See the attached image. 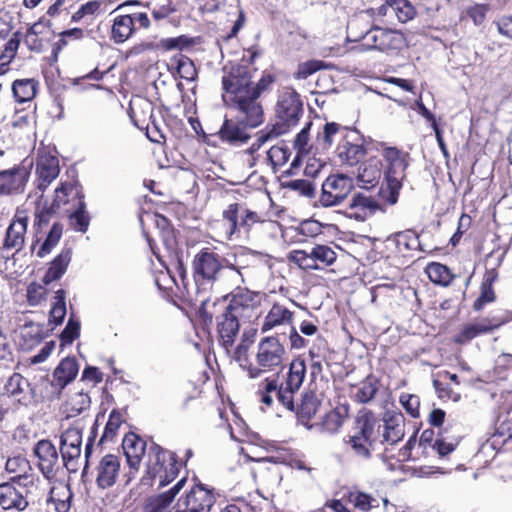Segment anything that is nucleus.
<instances>
[{
	"label": "nucleus",
	"mask_w": 512,
	"mask_h": 512,
	"mask_svg": "<svg viewBox=\"0 0 512 512\" xmlns=\"http://www.w3.org/2000/svg\"><path fill=\"white\" fill-rule=\"evenodd\" d=\"M373 146V152L359 164L357 179L363 188L370 189L376 187L383 177L378 191L379 200L385 206H394L407 178L409 153L386 142H375Z\"/></svg>",
	"instance_id": "obj_1"
},
{
	"label": "nucleus",
	"mask_w": 512,
	"mask_h": 512,
	"mask_svg": "<svg viewBox=\"0 0 512 512\" xmlns=\"http://www.w3.org/2000/svg\"><path fill=\"white\" fill-rule=\"evenodd\" d=\"M383 425L377 415L366 407L359 409L354 417L353 434L345 443L358 457L369 459L372 453L382 448L390 457L387 446L402 441L405 434V418L400 411H387L383 415Z\"/></svg>",
	"instance_id": "obj_2"
},
{
	"label": "nucleus",
	"mask_w": 512,
	"mask_h": 512,
	"mask_svg": "<svg viewBox=\"0 0 512 512\" xmlns=\"http://www.w3.org/2000/svg\"><path fill=\"white\" fill-rule=\"evenodd\" d=\"M367 141L355 128L337 122H326L316 137L317 149L328 151L335 146V157L341 166L355 167L368 153L373 152V143Z\"/></svg>",
	"instance_id": "obj_3"
},
{
	"label": "nucleus",
	"mask_w": 512,
	"mask_h": 512,
	"mask_svg": "<svg viewBox=\"0 0 512 512\" xmlns=\"http://www.w3.org/2000/svg\"><path fill=\"white\" fill-rule=\"evenodd\" d=\"M306 373V361L298 355L291 360L285 373L278 372L263 379L256 391L262 410L273 408V396H275L283 408L294 411L295 397L304 382Z\"/></svg>",
	"instance_id": "obj_4"
},
{
	"label": "nucleus",
	"mask_w": 512,
	"mask_h": 512,
	"mask_svg": "<svg viewBox=\"0 0 512 512\" xmlns=\"http://www.w3.org/2000/svg\"><path fill=\"white\" fill-rule=\"evenodd\" d=\"M223 102L234 112V118L249 128H256L264 122V109L259 98L250 94L245 88L246 78L237 74V79L231 81L222 76Z\"/></svg>",
	"instance_id": "obj_5"
},
{
	"label": "nucleus",
	"mask_w": 512,
	"mask_h": 512,
	"mask_svg": "<svg viewBox=\"0 0 512 512\" xmlns=\"http://www.w3.org/2000/svg\"><path fill=\"white\" fill-rule=\"evenodd\" d=\"M238 354L239 366L247 372L249 378L256 379L264 373L282 368L287 352L278 337L266 336L257 344L255 363L245 356L244 346L239 348Z\"/></svg>",
	"instance_id": "obj_6"
},
{
	"label": "nucleus",
	"mask_w": 512,
	"mask_h": 512,
	"mask_svg": "<svg viewBox=\"0 0 512 512\" xmlns=\"http://www.w3.org/2000/svg\"><path fill=\"white\" fill-rule=\"evenodd\" d=\"M184 466L175 452L163 448L152 439L148 448L144 484L159 480L158 487H164L174 481Z\"/></svg>",
	"instance_id": "obj_7"
},
{
	"label": "nucleus",
	"mask_w": 512,
	"mask_h": 512,
	"mask_svg": "<svg viewBox=\"0 0 512 512\" xmlns=\"http://www.w3.org/2000/svg\"><path fill=\"white\" fill-rule=\"evenodd\" d=\"M64 213L54 200L52 202L41 200L36 202L33 226L37 233L53 221V224L48 231L44 241L40 245L37 256L40 258L50 254L51 251L57 246L63 235V224L59 219H63Z\"/></svg>",
	"instance_id": "obj_8"
},
{
	"label": "nucleus",
	"mask_w": 512,
	"mask_h": 512,
	"mask_svg": "<svg viewBox=\"0 0 512 512\" xmlns=\"http://www.w3.org/2000/svg\"><path fill=\"white\" fill-rule=\"evenodd\" d=\"M220 222L225 238L233 240L240 238L241 234L248 237L256 225L264 223V219L245 202H233L223 209Z\"/></svg>",
	"instance_id": "obj_9"
},
{
	"label": "nucleus",
	"mask_w": 512,
	"mask_h": 512,
	"mask_svg": "<svg viewBox=\"0 0 512 512\" xmlns=\"http://www.w3.org/2000/svg\"><path fill=\"white\" fill-rule=\"evenodd\" d=\"M225 300H217L213 303L212 311H201L203 323L209 326L216 320V331L219 343L228 350L231 348L239 334V317L224 307Z\"/></svg>",
	"instance_id": "obj_10"
},
{
	"label": "nucleus",
	"mask_w": 512,
	"mask_h": 512,
	"mask_svg": "<svg viewBox=\"0 0 512 512\" xmlns=\"http://www.w3.org/2000/svg\"><path fill=\"white\" fill-rule=\"evenodd\" d=\"M416 251L431 252L421 244L419 235L412 229L396 232L387 237L384 242L385 258L402 265L411 260Z\"/></svg>",
	"instance_id": "obj_11"
},
{
	"label": "nucleus",
	"mask_w": 512,
	"mask_h": 512,
	"mask_svg": "<svg viewBox=\"0 0 512 512\" xmlns=\"http://www.w3.org/2000/svg\"><path fill=\"white\" fill-rule=\"evenodd\" d=\"M288 260L305 271L324 270L336 262L337 253L328 244H314L309 249L292 250Z\"/></svg>",
	"instance_id": "obj_12"
},
{
	"label": "nucleus",
	"mask_w": 512,
	"mask_h": 512,
	"mask_svg": "<svg viewBox=\"0 0 512 512\" xmlns=\"http://www.w3.org/2000/svg\"><path fill=\"white\" fill-rule=\"evenodd\" d=\"M227 268L226 257L221 256L215 248L204 247L195 254L192 261L193 278L196 284L213 283L219 273Z\"/></svg>",
	"instance_id": "obj_13"
},
{
	"label": "nucleus",
	"mask_w": 512,
	"mask_h": 512,
	"mask_svg": "<svg viewBox=\"0 0 512 512\" xmlns=\"http://www.w3.org/2000/svg\"><path fill=\"white\" fill-rule=\"evenodd\" d=\"M303 114V103L295 90L283 92L276 104V116L279 122L273 127L274 135L286 133L290 127L298 124Z\"/></svg>",
	"instance_id": "obj_14"
},
{
	"label": "nucleus",
	"mask_w": 512,
	"mask_h": 512,
	"mask_svg": "<svg viewBox=\"0 0 512 512\" xmlns=\"http://www.w3.org/2000/svg\"><path fill=\"white\" fill-rule=\"evenodd\" d=\"M215 502V489L198 480L190 490L180 496L175 512H210Z\"/></svg>",
	"instance_id": "obj_15"
},
{
	"label": "nucleus",
	"mask_w": 512,
	"mask_h": 512,
	"mask_svg": "<svg viewBox=\"0 0 512 512\" xmlns=\"http://www.w3.org/2000/svg\"><path fill=\"white\" fill-rule=\"evenodd\" d=\"M60 164L58 153L50 146L40 147L36 155L35 186L42 193L59 176Z\"/></svg>",
	"instance_id": "obj_16"
},
{
	"label": "nucleus",
	"mask_w": 512,
	"mask_h": 512,
	"mask_svg": "<svg viewBox=\"0 0 512 512\" xmlns=\"http://www.w3.org/2000/svg\"><path fill=\"white\" fill-rule=\"evenodd\" d=\"M264 296L262 292L237 286L220 300H225L224 307L240 318L249 317L261 305Z\"/></svg>",
	"instance_id": "obj_17"
},
{
	"label": "nucleus",
	"mask_w": 512,
	"mask_h": 512,
	"mask_svg": "<svg viewBox=\"0 0 512 512\" xmlns=\"http://www.w3.org/2000/svg\"><path fill=\"white\" fill-rule=\"evenodd\" d=\"M151 23L146 12L117 15L113 19L110 38L114 43L122 44L130 39L138 29H149Z\"/></svg>",
	"instance_id": "obj_18"
},
{
	"label": "nucleus",
	"mask_w": 512,
	"mask_h": 512,
	"mask_svg": "<svg viewBox=\"0 0 512 512\" xmlns=\"http://www.w3.org/2000/svg\"><path fill=\"white\" fill-rule=\"evenodd\" d=\"M353 189L352 179L344 174L328 176L322 183L319 203L323 207H332L341 204Z\"/></svg>",
	"instance_id": "obj_19"
},
{
	"label": "nucleus",
	"mask_w": 512,
	"mask_h": 512,
	"mask_svg": "<svg viewBox=\"0 0 512 512\" xmlns=\"http://www.w3.org/2000/svg\"><path fill=\"white\" fill-rule=\"evenodd\" d=\"M148 443L133 431L127 432L122 439V449L129 471L124 475L125 483L129 484L135 479L146 453Z\"/></svg>",
	"instance_id": "obj_20"
},
{
	"label": "nucleus",
	"mask_w": 512,
	"mask_h": 512,
	"mask_svg": "<svg viewBox=\"0 0 512 512\" xmlns=\"http://www.w3.org/2000/svg\"><path fill=\"white\" fill-rule=\"evenodd\" d=\"M407 46L405 34L396 29L375 26L368 36V45L365 50H378L384 53L398 52Z\"/></svg>",
	"instance_id": "obj_21"
},
{
	"label": "nucleus",
	"mask_w": 512,
	"mask_h": 512,
	"mask_svg": "<svg viewBox=\"0 0 512 512\" xmlns=\"http://www.w3.org/2000/svg\"><path fill=\"white\" fill-rule=\"evenodd\" d=\"M223 73V76L231 81H235V79H237V74L245 77L247 82V87L245 89L257 98H260L263 93L269 91L276 81V76L274 74L264 71L260 79L256 83H253L250 68L242 64H234L230 67H224Z\"/></svg>",
	"instance_id": "obj_22"
},
{
	"label": "nucleus",
	"mask_w": 512,
	"mask_h": 512,
	"mask_svg": "<svg viewBox=\"0 0 512 512\" xmlns=\"http://www.w3.org/2000/svg\"><path fill=\"white\" fill-rule=\"evenodd\" d=\"M506 253L507 249H505L499 256L497 263L494 267L485 269L479 286V295L472 304V308L474 311L480 312L487 305L494 303L497 300V294L494 289V284L499 280V268L502 265Z\"/></svg>",
	"instance_id": "obj_23"
},
{
	"label": "nucleus",
	"mask_w": 512,
	"mask_h": 512,
	"mask_svg": "<svg viewBox=\"0 0 512 512\" xmlns=\"http://www.w3.org/2000/svg\"><path fill=\"white\" fill-rule=\"evenodd\" d=\"M83 187L80 184L76 174L69 179L61 181L54 191L53 200L61 208V212L65 213L74 207L85 202Z\"/></svg>",
	"instance_id": "obj_24"
},
{
	"label": "nucleus",
	"mask_w": 512,
	"mask_h": 512,
	"mask_svg": "<svg viewBox=\"0 0 512 512\" xmlns=\"http://www.w3.org/2000/svg\"><path fill=\"white\" fill-rule=\"evenodd\" d=\"M375 15L374 8L355 13L347 24V39L350 42H359L365 50L368 45V36L376 26L374 24Z\"/></svg>",
	"instance_id": "obj_25"
},
{
	"label": "nucleus",
	"mask_w": 512,
	"mask_h": 512,
	"mask_svg": "<svg viewBox=\"0 0 512 512\" xmlns=\"http://www.w3.org/2000/svg\"><path fill=\"white\" fill-rule=\"evenodd\" d=\"M33 454L43 477L47 481H53L59 470V455L54 444L48 439L39 440L33 448Z\"/></svg>",
	"instance_id": "obj_26"
},
{
	"label": "nucleus",
	"mask_w": 512,
	"mask_h": 512,
	"mask_svg": "<svg viewBox=\"0 0 512 512\" xmlns=\"http://www.w3.org/2000/svg\"><path fill=\"white\" fill-rule=\"evenodd\" d=\"M121 458L112 453H106L95 466V484L98 489L106 490L116 485L121 475Z\"/></svg>",
	"instance_id": "obj_27"
},
{
	"label": "nucleus",
	"mask_w": 512,
	"mask_h": 512,
	"mask_svg": "<svg viewBox=\"0 0 512 512\" xmlns=\"http://www.w3.org/2000/svg\"><path fill=\"white\" fill-rule=\"evenodd\" d=\"M30 171L24 165L0 171V196L22 194L29 180Z\"/></svg>",
	"instance_id": "obj_28"
},
{
	"label": "nucleus",
	"mask_w": 512,
	"mask_h": 512,
	"mask_svg": "<svg viewBox=\"0 0 512 512\" xmlns=\"http://www.w3.org/2000/svg\"><path fill=\"white\" fill-rule=\"evenodd\" d=\"M463 437V426L459 422L450 421L438 430L433 443V450H435L440 457L447 456L458 447Z\"/></svg>",
	"instance_id": "obj_29"
},
{
	"label": "nucleus",
	"mask_w": 512,
	"mask_h": 512,
	"mask_svg": "<svg viewBox=\"0 0 512 512\" xmlns=\"http://www.w3.org/2000/svg\"><path fill=\"white\" fill-rule=\"evenodd\" d=\"M508 320L501 317H484L472 323L465 324L459 333L456 334L454 341L457 344H465L472 339L493 332L500 328Z\"/></svg>",
	"instance_id": "obj_30"
},
{
	"label": "nucleus",
	"mask_w": 512,
	"mask_h": 512,
	"mask_svg": "<svg viewBox=\"0 0 512 512\" xmlns=\"http://www.w3.org/2000/svg\"><path fill=\"white\" fill-rule=\"evenodd\" d=\"M29 222L28 214L25 210L17 209L14 217L12 218L4 237L3 248L6 250L15 249L19 251L22 249L27 226Z\"/></svg>",
	"instance_id": "obj_31"
},
{
	"label": "nucleus",
	"mask_w": 512,
	"mask_h": 512,
	"mask_svg": "<svg viewBox=\"0 0 512 512\" xmlns=\"http://www.w3.org/2000/svg\"><path fill=\"white\" fill-rule=\"evenodd\" d=\"M3 394L21 406H28L33 398L34 391L30 382L20 373H13L5 382Z\"/></svg>",
	"instance_id": "obj_32"
},
{
	"label": "nucleus",
	"mask_w": 512,
	"mask_h": 512,
	"mask_svg": "<svg viewBox=\"0 0 512 512\" xmlns=\"http://www.w3.org/2000/svg\"><path fill=\"white\" fill-rule=\"evenodd\" d=\"M227 269L242 275L243 270H258L269 264L267 255L256 251H243L226 257Z\"/></svg>",
	"instance_id": "obj_33"
},
{
	"label": "nucleus",
	"mask_w": 512,
	"mask_h": 512,
	"mask_svg": "<svg viewBox=\"0 0 512 512\" xmlns=\"http://www.w3.org/2000/svg\"><path fill=\"white\" fill-rule=\"evenodd\" d=\"M322 400L313 390H308L302 394L300 403L295 404V412L298 422L307 429L313 427L312 420L319 412Z\"/></svg>",
	"instance_id": "obj_34"
},
{
	"label": "nucleus",
	"mask_w": 512,
	"mask_h": 512,
	"mask_svg": "<svg viewBox=\"0 0 512 512\" xmlns=\"http://www.w3.org/2000/svg\"><path fill=\"white\" fill-rule=\"evenodd\" d=\"M29 505L27 495H24L18 483L7 481L0 484V506L4 510L24 511Z\"/></svg>",
	"instance_id": "obj_35"
},
{
	"label": "nucleus",
	"mask_w": 512,
	"mask_h": 512,
	"mask_svg": "<svg viewBox=\"0 0 512 512\" xmlns=\"http://www.w3.org/2000/svg\"><path fill=\"white\" fill-rule=\"evenodd\" d=\"M250 129L248 126H244L236 118L228 119L225 118L222 126L217 132L219 139L230 145H242L248 142L251 138L247 130Z\"/></svg>",
	"instance_id": "obj_36"
},
{
	"label": "nucleus",
	"mask_w": 512,
	"mask_h": 512,
	"mask_svg": "<svg viewBox=\"0 0 512 512\" xmlns=\"http://www.w3.org/2000/svg\"><path fill=\"white\" fill-rule=\"evenodd\" d=\"M79 365L75 357H66L62 359L53 371L51 386L61 392L77 376Z\"/></svg>",
	"instance_id": "obj_37"
},
{
	"label": "nucleus",
	"mask_w": 512,
	"mask_h": 512,
	"mask_svg": "<svg viewBox=\"0 0 512 512\" xmlns=\"http://www.w3.org/2000/svg\"><path fill=\"white\" fill-rule=\"evenodd\" d=\"M51 482L47 481L44 477L41 479L32 472L28 476L18 478V487L21 488L24 495H27V500L31 499L32 502H39L46 497Z\"/></svg>",
	"instance_id": "obj_38"
},
{
	"label": "nucleus",
	"mask_w": 512,
	"mask_h": 512,
	"mask_svg": "<svg viewBox=\"0 0 512 512\" xmlns=\"http://www.w3.org/2000/svg\"><path fill=\"white\" fill-rule=\"evenodd\" d=\"M82 433L77 428H68L60 437V452L65 465L81 454Z\"/></svg>",
	"instance_id": "obj_39"
},
{
	"label": "nucleus",
	"mask_w": 512,
	"mask_h": 512,
	"mask_svg": "<svg viewBox=\"0 0 512 512\" xmlns=\"http://www.w3.org/2000/svg\"><path fill=\"white\" fill-rule=\"evenodd\" d=\"M185 483L186 477H183L169 490L148 497L143 505V512H166Z\"/></svg>",
	"instance_id": "obj_40"
},
{
	"label": "nucleus",
	"mask_w": 512,
	"mask_h": 512,
	"mask_svg": "<svg viewBox=\"0 0 512 512\" xmlns=\"http://www.w3.org/2000/svg\"><path fill=\"white\" fill-rule=\"evenodd\" d=\"M154 106L151 101L145 98L131 100L129 104V116L133 124L140 130L147 128L153 119Z\"/></svg>",
	"instance_id": "obj_41"
},
{
	"label": "nucleus",
	"mask_w": 512,
	"mask_h": 512,
	"mask_svg": "<svg viewBox=\"0 0 512 512\" xmlns=\"http://www.w3.org/2000/svg\"><path fill=\"white\" fill-rule=\"evenodd\" d=\"M294 312L286 306L275 302L261 324V332L266 333L276 327L282 325H291L293 322Z\"/></svg>",
	"instance_id": "obj_42"
},
{
	"label": "nucleus",
	"mask_w": 512,
	"mask_h": 512,
	"mask_svg": "<svg viewBox=\"0 0 512 512\" xmlns=\"http://www.w3.org/2000/svg\"><path fill=\"white\" fill-rule=\"evenodd\" d=\"M71 257L72 249L70 247H64L61 252L49 263L48 269L42 278V282L45 285H48L51 282L60 279L66 272L71 261Z\"/></svg>",
	"instance_id": "obj_43"
},
{
	"label": "nucleus",
	"mask_w": 512,
	"mask_h": 512,
	"mask_svg": "<svg viewBox=\"0 0 512 512\" xmlns=\"http://www.w3.org/2000/svg\"><path fill=\"white\" fill-rule=\"evenodd\" d=\"M379 388L380 379L373 373H370L356 386L352 399L356 403L367 404L376 397Z\"/></svg>",
	"instance_id": "obj_44"
},
{
	"label": "nucleus",
	"mask_w": 512,
	"mask_h": 512,
	"mask_svg": "<svg viewBox=\"0 0 512 512\" xmlns=\"http://www.w3.org/2000/svg\"><path fill=\"white\" fill-rule=\"evenodd\" d=\"M348 410V406H341L327 411L319 423L320 430L329 434L339 432L348 417Z\"/></svg>",
	"instance_id": "obj_45"
},
{
	"label": "nucleus",
	"mask_w": 512,
	"mask_h": 512,
	"mask_svg": "<svg viewBox=\"0 0 512 512\" xmlns=\"http://www.w3.org/2000/svg\"><path fill=\"white\" fill-rule=\"evenodd\" d=\"M13 97L18 103L31 102L39 89V81L34 78L16 79L12 83Z\"/></svg>",
	"instance_id": "obj_46"
},
{
	"label": "nucleus",
	"mask_w": 512,
	"mask_h": 512,
	"mask_svg": "<svg viewBox=\"0 0 512 512\" xmlns=\"http://www.w3.org/2000/svg\"><path fill=\"white\" fill-rule=\"evenodd\" d=\"M146 6L149 8L152 20L156 25L169 21L178 11L175 0H150Z\"/></svg>",
	"instance_id": "obj_47"
},
{
	"label": "nucleus",
	"mask_w": 512,
	"mask_h": 512,
	"mask_svg": "<svg viewBox=\"0 0 512 512\" xmlns=\"http://www.w3.org/2000/svg\"><path fill=\"white\" fill-rule=\"evenodd\" d=\"M64 218L68 219L69 226L72 230L81 233L87 232L91 221V217L86 211L85 202L65 212L63 219Z\"/></svg>",
	"instance_id": "obj_48"
},
{
	"label": "nucleus",
	"mask_w": 512,
	"mask_h": 512,
	"mask_svg": "<svg viewBox=\"0 0 512 512\" xmlns=\"http://www.w3.org/2000/svg\"><path fill=\"white\" fill-rule=\"evenodd\" d=\"M425 273L432 283L443 287L449 286L456 277L448 266L439 262L428 263Z\"/></svg>",
	"instance_id": "obj_49"
},
{
	"label": "nucleus",
	"mask_w": 512,
	"mask_h": 512,
	"mask_svg": "<svg viewBox=\"0 0 512 512\" xmlns=\"http://www.w3.org/2000/svg\"><path fill=\"white\" fill-rule=\"evenodd\" d=\"M21 38V32L17 31L13 33L11 38L5 43L4 49L0 53V76L10 70V65L17 55Z\"/></svg>",
	"instance_id": "obj_50"
},
{
	"label": "nucleus",
	"mask_w": 512,
	"mask_h": 512,
	"mask_svg": "<svg viewBox=\"0 0 512 512\" xmlns=\"http://www.w3.org/2000/svg\"><path fill=\"white\" fill-rule=\"evenodd\" d=\"M124 422L125 419L122 412L118 409H113L109 414L103 434L98 441V446L103 447L104 444L113 442L118 435L119 428Z\"/></svg>",
	"instance_id": "obj_51"
},
{
	"label": "nucleus",
	"mask_w": 512,
	"mask_h": 512,
	"mask_svg": "<svg viewBox=\"0 0 512 512\" xmlns=\"http://www.w3.org/2000/svg\"><path fill=\"white\" fill-rule=\"evenodd\" d=\"M171 66L177 71L180 78L194 81L197 78V69L194 62L186 55L177 53L170 59Z\"/></svg>",
	"instance_id": "obj_52"
},
{
	"label": "nucleus",
	"mask_w": 512,
	"mask_h": 512,
	"mask_svg": "<svg viewBox=\"0 0 512 512\" xmlns=\"http://www.w3.org/2000/svg\"><path fill=\"white\" fill-rule=\"evenodd\" d=\"M102 2L100 0H90L82 4L71 16V21L90 25L100 14Z\"/></svg>",
	"instance_id": "obj_53"
},
{
	"label": "nucleus",
	"mask_w": 512,
	"mask_h": 512,
	"mask_svg": "<svg viewBox=\"0 0 512 512\" xmlns=\"http://www.w3.org/2000/svg\"><path fill=\"white\" fill-rule=\"evenodd\" d=\"M311 122H309L297 135L294 140V148L297 149V154L290 164V167L285 171L288 175H295L301 166L300 154L307 151L309 142V130Z\"/></svg>",
	"instance_id": "obj_54"
},
{
	"label": "nucleus",
	"mask_w": 512,
	"mask_h": 512,
	"mask_svg": "<svg viewBox=\"0 0 512 512\" xmlns=\"http://www.w3.org/2000/svg\"><path fill=\"white\" fill-rule=\"evenodd\" d=\"M5 468L8 473L14 474L9 481L16 483H18V478L28 476L33 472V468L31 467L29 460L21 455L9 457L6 461Z\"/></svg>",
	"instance_id": "obj_55"
},
{
	"label": "nucleus",
	"mask_w": 512,
	"mask_h": 512,
	"mask_svg": "<svg viewBox=\"0 0 512 512\" xmlns=\"http://www.w3.org/2000/svg\"><path fill=\"white\" fill-rule=\"evenodd\" d=\"M345 498L355 508L365 512L379 506V501L376 498L357 489L349 490L345 494Z\"/></svg>",
	"instance_id": "obj_56"
},
{
	"label": "nucleus",
	"mask_w": 512,
	"mask_h": 512,
	"mask_svg": "<svg viewBox=\"0 0 512 512\" xmlns=\"http://www.w3.org/2000/svg\"><path fill=\"white\" fill-rule=\"evenodd\" d=\"M66 292L64 289L55 291L54 301L49 312V323L58 326L62 324L67 310H66Z\"/></svg>",
	"instance_id": "obj_57"
},
{
	"label": "nucleus",
	"mask_w": 512,
	"mask_h": 512,
	"mask_svg": "<svg viewBox=\"0 0 512 512\" xmlns=\"http://www.w3.org/2000/svg\"><path fill=\"white\" fill-rule=\"evenodd\" d=\"M91 405V398L86 392H77L73 394L67 401V410L71 413V416H76L83 411L87 410Z\"/></svg>",
	"instance_id": "obj_58"
},
{
	"label": "nucleus",
	"mask_w": 512,
	"mask_h": 512,
	"mask_svg": "<svg viewBox=\"0 0 512 512\" xmlns=\"http://www.w3.org/2000/svg\"><path fill=\"white\" fill-rule=\"evenodd\" d=\"M387 3L401 23H406L414 18L416 11L408 0H387Z\"/></svg>",
	"instance_id": "obj_59"
},
{
	"label": "nucleus",
	"mask_w": 512,
	"mask_h": 512,
	"mask_svg": "<svg viewBox=\"0 0 512 512\" xmlns=\"http://www.w3.org/2000/svg\"><path fill=\"white\" fill-rule=\"evenodd\" d=\"M349 207L358 213L366 214V212H374L378 208V203L371 196H367L364 193H356L353 195Z\"/></svg>",
	"instance_id": "obj_60"
},
{
	"label": "nucleus",
	"mask_w": 512,
	"mask_h": 512,
	"mask_svg": "<svg viewBox=\"0 0 512 512\" xmlns=\"http://www.w3.org/2000/svg\"><path fill=\"white\" fill-rule=\"evenodd\" d=\"M290 149L285 145H274L267 151V159L274 169L284 166L290 156Z\"/></svg>",
	"instance_id": "obj_61"
},
{
	"label": "nucleus",
	"mask_w": 512,
	"mask_h": 512,
	"mask_svg": "<svg viewBox=\"0 0 512 512\" xmlns=\"http://www.w3.org/2000/svg\"><path fill=\"white\" fill-rule=\"evenodd\" d=\"M399 403L405 412L414 419L420 417V397L416 394L403 392L399 396Z\"/></svg>",
	"instance_id": "obj_62"
},
{
	"label": "nucleus",
	"mask_w": 512,
	"mask_h": 512,
	"mask_svg": "<svg viewBox=\"0 0 512 512\" xmlns=\"http://www.w3.org/2000/svg\"><path fill=\"white\" fill-rule=\"evenodd\" d=\"M46 337L47 332L44 330L43 325L29 323L25 326L23 339L28 343L30 347L39 344Z\"/></svg>",
	"instance_id": "obj_63"
},
{
	"label": "nucleus",
	"mask_w": 512,
	"mask_h": 512,
	"mask_svg": "<svg viewBox=\"0 0 512 512\" xmlns=\"http://www.w3.org/2000/svg\"><path fill=\"white\" fill-rule=\"evenodd\" d=\"M80 335V322L71 315L68 322L60 334L61 345L72 344Z\"/></svg>",
	"instance_id": "obj_64"
}]
</instances>
